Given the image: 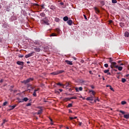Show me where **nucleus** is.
<instances>
[{
  "label": "nucleus",
  "mask_w": 129,
  "mask_h": 129,
  "mask_svg": "<svg viewBox=\"0 0 129 129\" xmlns=\"http://www.w3.org/2000/svg\"><path fill=\"white\" fill-rule=\"evenodd\" d=\"M104 67H105L106 68H107L108 67V64L107 63H105L104 65Z\"/></svg>",
  "instance_id": "obj_42"
},
{
  "label": "nucleus",
  "mask_w": 129,
  "mask_h": 129,
  "mask_svg": "<svg viewBox=\"0 0 129 129\" xmlns=\"http://www.w3.org/2000/svg\"><path fill=\"white\" fill-rule=\"evenodd\" d=\"M70 119H71V120H72L74 119V118L73 117H70Z\"/></svg>",
  "instance_id": "obj_51"
},
{
  "label": "nucleus",
  "mask_w": 129,
  "mask_h": 129,
  "mask_svg": "<svg viewBox=\"0 0 129 129\" xmlns=\"http://www.w3.org/2000/svg\"><path fill=\"white\" fill-rule=\"evenodd\" d=\"M60 5H61V6H63V5H64V3H63V2H61L60 3Z\"/></svg>",
  "instance_id": "obj_57"
},
{
  "label": "nucleus",
  "mask_w": 129,
  "mask_h": 129,
  "mask_svg": "<svg viewBox=\"0 0 129 129\" xmlns=\"http://www.w3.org/2000/svg\"><path fill=\"white\" fill-rule=\"evenodd\" d=\"M41 9H45V5L43 4V5H41Z\"/></svg>",
  "instance_id": "obj_46"
},
{
  "label": "nucleus",
  "mask_w": 129,
  "mask_h": 129,
  "mask_svg": "<svg viewBox=\"0 0 129 129\" xmlns=\"http://www.w3.org/2000/svg\"><path fill=\"white\" fill-rule=\"evenodd\" d=\"M94 10H95V11H96V12H97V13H100V11H99V10H98V9H97V8H96V7H95L94 8Z\"/></svg>",
  "instance_id": "obj_27"
},
{
  "label": "nucleus",
  "mask_w": 129,
  "mask_h": 129,
  "mask_svg": "<svg viewBox=\"0 0 129 129\" xmlns=\"http://www.w3.org/2000/svg\"><path fill=\"white\" fill-rule=\"evenodd\" d=\"M108 59L109 60V63H111H111L113 62L112 61H113V60L111 58V57H110Z\"/></svg>",
  "instance_id": "obj_32"
},
{
  "label": "nucleus",
  "mask_w": 129,
  "mask_h": 129,
  "mask_svg": "<svg viewBox=\"0 0 129 129\" xmlns=\"http://www.w3.org/2000/svg\"><path fill=\"white\" fill-rule=\"evenodd\" d=\"M7 121H8V120H7L6 119H3V122L2 124V125H3V124H5V122H7Z\"/></svg>",
  "instance_id": "obj_23"
},
{
  "label": "nucleus",
  "mask_w": 129,
  "mask_h": 129,
  "mask_svg": "<svg viewBox=\"0 0 129 129\" xmlns=\"http://www.w3.org/2000/svg\"><path fill=\"white\" fill-rule=\"evenodd\" d=\"M56 85H59V86H63V84H62L60 83H58L56 84Z\"/></svg>",
  "instance_id": "obj_47"
},
{
  "label": "nucleus",
  "mask_w": 129,
  "mask_h": 129,
  "mask_svg": "<svg viewBox=\"0 0 129 129\" xmlns=\"http://www.w3.org/2000/svg\"><path fill=\"white\" fill-rule=\"evenodd\" d=\"M59 90L60 91V92H62V91H63V90L61 89H59Z\"/></svg>",
  "instance_id": "obj_58"
},
{
  "label": "nucleus",
  "mask_w": 129,
  "mask_h": 129,
  "mask_svg": "<svg viewBox=\"0 0 129 129\" xmlns=\"http://www.w3.org/2000/svg\"><path fill=\"white\" fill-rule=\"evenodd\" d=\"M33 96L36 97V96H37V93H36V92H34L33 94Z\"/></svg>",
  "instance_id": "obj_37"
},
{
  "label": "nucleus",
  "mask_w": 129,
  "mask_h": 129,
  "mask_svg": "<svg viewBox=\"0 0 129 129\" xmlns=\"http://www.w3.org/2000/svg\"><path fill=\"white\" fill-rule=\"evenodd\" d=\"M67 24H68L69 26H72V24H73V21H72L71 20H69L68 21H67Z\"/></svg>",
  "instance_id": "obj_11"
},
{
  "label": "nucleus",
  "mask_w": 129,
  "mask_h": 129,
  "mask_svg": "<svg viewBox=\"0 0 129 129\" xmlns=\"http://www.w3.org/2000/svg\"><path fill=\"white\" fill-rule=\"evenodd\" d=\"M50 74L51 75H58V71H57L56 72H52Z\"/></svg>",
  "instance_id": "obj_18"
},
{
  "label": "nucleus",
  "mask_w": 129,
  "mask_h": 129,
  "mask_svg": "<svg viewBox=\"0 0 129 129\" xmlns=\"http://www.w3.org/2000/svg\"><path fill=\"white\" fill-rule=\"evenodd\" d=\"M76 118H77V117H76V116H75V117H74V119H76Z\"/></svg>",
  "instance_id": "obj_63"
},
{
  "label": "nucleus",
  "mask_w": 129,
  "mask_h": 129,
  "mask_svg": "<svg viewBox=\"0 0 129 129\" xmlns=\"http://www.w3.org/2000/svg\"><path fill=\"white\" fill-rule=\"evenodd\" d=\"M39 90V89L34 90V92H36V91H38Z\"/></svg>",
  "instance_id": "obj_56"
},
{
  "label": "nucleus",
  "mask_w": 129,
  "mask_h": 129,
  "mask_svg": "<svg viewBox=\"0 0 129 129\" xmlns=\"http://www.w3.org/2000/svg\"><path fill=\"white\" fill-rule=\"evenodd\" d=\"M8 104V102L5 101L4 103H3V105L4 106H6V105H7Z\"/></svg>",
  "instance_id": "obj_38"
},
{
  "label": "nucleus",
  "mask_w": 129,
  "mask_h": 129,
  "mask_svg": "<svg viewBox=\"0 0 129 129\" xmlns=\"http://www.w3.org/2000/svg\"><path fill=\"white\" fill-rule=\"evenodd\" d=\"M119 25L122 28V27H124V23H123V22H121L120 23Z\"/></svg>",
  "instance_id": "obj_28"
},
{
  "label": "nucleus",
  "mask_w": 129,
  "mask_h": 129,
  "mask_svg": "<svg viewBox=\"0 0 129 129\" xmlns=\"http://www.w3.org/2000/svg\"><path fill=\"white\" fill-rule=\"evenodd\" d=\"M90 87H91L92 89H94V88H95V87H94L93 85H90Z\"/></svg>",
  "instance_id": "obj_45"
},
{
  "label": "nucleus",
  "mask_w": 129,
  "mask_h": 129,
  "mask_svg": "<svg viewBox=\"0 0 129 129\" xmlns=\"http://www.w3.org/2000/svg\"><path fill=\"white\" fill-rule=\"evenodd\" d=\"M40 16L41 17H44L46 16V14H45L44 13H40Z\"/></svg>",
  "instance_id": "obj_24"
},
{
  "label": "nucleus",
  "mask_w": 129,
  "mask_h": 129,
  "mask_svg": "<svg viewBox=\"0 0 129 129\" xmlns=\"http://www.w3.org/2000/svg\"><path fill=\"white\" fill-rule=\"evenodd\" d=\"M118 67V66H116V62H113L111 63L110 68L111 69H113V68H117Z\"/></svg>",
  "instance_id": "obj_4"
},
{
  "label": "nucleus",
  "mask_w": 129,
  "mask_h": 129,
  "mask_svg": "<svg viewBox=\"0 0 129 129\" xmlns=\"http://www.w3.org/2000/svg\"><path fill=\"white\" fill-rule=\"evenodd\" d=\"M10 107H11L12 108L11 109V110L12 109H14V108H15V107H16V106H17V105H13V106H9Z\"/></svg>",
  "instance_id": "obj_30"
},
{
  "label": "nucleus",
  "mask_w": 129,
  "mask_h": 129,
  "mask_svg": "<svg viewBox=\"0 0 129 129\" xmlns=\"http://www.w3.org/2000/svg\"><path fill=\"white\" fill-rule=\"evenodd\" d=\"M50 10H52V11H55L56 7H55V6L52 5L50 6Z\"/></svg>",
  "instance_id": "obj_17"
},
{
  "label": "nucleus",
  "mask_w": 129,
  "mask_h": 129,
  "mask_svg": "<svg viewBox=\"0 0 129 129\" xmlns=\"http://www.w3.org/2000/svg\"><path fill=\"white\" fill-rule=\"evenodd\" d=\"M12 5H11V4L9 5V6H6V11H7V12H10V8H11L10 7H12Z\"/></svg>",
  "instance_id": "obj_13"
},
{
  "label": "nucleus",
  "mask_w": 129,
  "mask_h": 129,
  "mask_svg": "<svg viewBox=\"0 0 129 129\" xmlns=\"http://www.w3.org/2000/svg\"><path fill=\"white\" fill-rule=\"evenodd\" d=\"M29 100V99L27 97H25L23 98V100H22V101H20V102H24V101H28Z\"/></svg>",
  "instance_id": "obj_12"
},
{
  "label": "nucleus",
  "mask_w": 129,
  "mask_h": 129,
  "mask_svg": "<svg viewBox=\"0 0 129 129\" xmlns=\"http://www.w3.org/2000/svg\"><path fill=\"white\" fill-rule=\"evenodd\" d=\"M34 50H35V52H39L41 51V48H40L39 47H38L37 46H34Z\"/></svg>",
  "instance_id": "obj_5"
},
{
  "label": "nucleus",
  "mask_w": 129,
  "mask_h": 129,
  "mask_svg": "<svg viewBox=\"0 0 129 129\" xmlns=\"http://www.w3.org/2000/svg\"><path fill=\"white\" fill-rule=\"evenodd\" d=\"M63 20L64 22H67V21H68V20H69L68 17H67V16L64 17L63 18Z\"/></svg>",
  "instance_id": "obj_16"
},
{
  "label": "nucleus",
  "mask_w": 129,
  "mask_h": 129,
  "mask_svg": "<svg viewBox=\"0 0 129 129\" xmlns=\"http://www.w3.org/2000/svg\"><path fill=\"white\" fill-rule=\"evenodd\" d=\"M34 80V78H30L27 79L26 80H24L22 82V83H24V84H27V83H29V82H31V81H33Z\"/></svg>",
  "instance_id": "obj_3"
},
{
  "label": "nucleus",
  "mask_w": 129,
  "mask_h": 129,
  "mask_svg": "<svg viewBox=\"0 0 129 129\" xmlns=\"http://www.w3.org/2000/svg\"><path fill=\"white\" fill-rule=\"evenodd\" d=\"M100 3L102 7H103V6H104V5H105V3L104 2V1H101Z\"/></svg>",
  "instance_id": "obj_22"
},
{
  "label": "nucleus",
  "mask_w": 129,
  "mask_h": 129,
  "mask_svg": "<svg viewBox=\"0 0 129 129\" xmlns=\"http://www.w3.org/2000/svg\"><path fill=\"white\" fill-rule=\"evenodd\" d=\"M65 85H66V88L71 87V86H72L71 84H70L69 83H66Z\"/></svg>",
  "instance_id": "obj_15"
},
{
  "label": "nucleus",
  "mask_w": 129,
  "mask_h": 129,
  "mask_svg": "<svg viewBox=\"0 0 129 129\" xmlns=\"http://www.w3.org/2000/svg\"><path fill=\"white\" fill-rule=\"evenodd\" d=\"M19 58H23V57H24V55H22V54H20V55H19Z\"/></svg>",
  "instance_id": "obj_49"
},
{
  "label": "nucleus",
  "mask_w": 129,
  "mask_h": 129,
  "mask_svg": "<svg viewBox=\"0 0 129 129\" xmlns=\"http://www.w3.org/2000/svg\"><path fill=\"white\" fill-rule=\"evenodd\" d=\"M30 88H31V89H34V87H32V86L30 85Z\"/></svg>",
  "instance_id": "obj_60"
},
{
  "label": "nucleus",
  "mask_w": 129,
  "mask_h": 129,
  "mask_svg": "<svg viewBox=\"0 0 129 129\" xmlns=\"http://www.w3.org/2000/svg\"><path fill=\"white\" fill-rule=\"evenodd\" d=\"M121 82L122 83H124V82H126V80L124 78H122Z\"/></svg>",
  "instance_id": "obj_29"
},
{
  "label": "nucleus",
  "mask_w": 129,
  "mask_h": 129,
  "mask_svg": "<svg viewBox=\"0 0 129 129\" xmlns=\"http://www.w3.org/2000/svg\"><path fill=\"white\" fill-rule=\"evenodd\" d=\"M41 113H42V109H40L38 111L37 114H41Z\"/></svg>",
  "instance_id": "obj_35"
},
{
  "label": "nucleus",
  "mask_w": 129,
  "mask_h": 129,
  "mask_svg": "<svg viewBox=\"0 0 129 129\" xmlns=\"http://www.w3.org/2000/svg\"><path fill=\"white\" fill-rule=\"evenodd\" d=\"M64 72H65V71L63 70L57 71L58 74H61V73H64Z\"/></svg>",
  "instance_id": "obj_19"
},
{
  "label": "nucleus",
  "mask_w": 129,
  "mask_h": 129,
  "mask_svg": "<svg viewBox=\"0 0 129 129\" xmlns=\"http://www.w3.org/2000/svg\"><path fill=\"white\" fill-rule=\"evenodd\" d=\"M55 31L57 34H59L60 32H61V30L59 28H57L55 29Z\"/></svg>",
  "instance_id": "obj_20"
},
{
  "label": "nucleus",
  "mask_w": 129,
  "mask_h": 129,
  "mask_svg": "<svg viewBox=\"0 0 129 129\" xmlns=\"http://www.w3.org/2000/svg\"><path fill=\"white\" fill-rule=\"evenodd\" d=\"M109 89H110L111 90V91H113L114 92V90L113 89V88L111 86H110Z\"/></svg>",
  "instance_id": "obj_41"
},
{
  "label": "nucleus",
  "mask_w": 129,
  "mask_h": 129,
  "mask_svg": "<svg viewBox=\"0 0 129 129\" xmlns=\"http://www.w3.org/2000/svg\"><path fill=\"white\" fill-rule=\"evenodd\" d=\"M26 106H31V103H29L26 104Z\"/></svg>",
  "instance_id": "obj_50"
},
{
  "label": "nucleus",
  "mask_w": 129,
  "mask_h": 129,
  "mask_svg": "<svg viewBox=\"0 0 129 129\" xmlns=\"http://www.w3.org/2000/svg\"><path fill=\"white\" fill-rule=\"evenodd\" d=\"M116 3H117V1L116 0H112V4H116Z\"/></svg>",
  "instance_id": "obj_36"
},
{
  "label": "nucleus",
  "mask_w": 129,
  "mask_h": 129,
  "mask_svg": "<svg viewBox=\"0 0 129 129\" xmlns=\"http://www.w3.org/2000/svg\"><path fill=\"white\" fill-rule=\"evenodd\" d=\"M108 72H109V68L108 70H106L105 71H104V73H105V74L107 73V74L108 73Z\"/></svg>",
  "instance_id": "obj_25"
},
{
  "label": "nucleus",
  "mask_w": 129,
  "mask_h": 129,
  "mask_svg": "<svg viewBox=\"0 0 129 129\" xmlns=\"http://www.w3.org/2000/svg\"><path fill=\"white\" fill-rule=\"evenodd\" d=\"M68 107H72V103L69 104L68 105Z\"/></svg>",
  "instance_id": "obj_43"
},
{
  "label": "nucleus",
  "mask_w": 129,
  "mask_h": 129,
  "mask_svg": "<svg viewBox=\"0 0 129 129\" xmlns=\"http://www.w3.org/2000/svg\"><path fill=\"white\" fill-rule=\"evenodd\" d=\"M84 17L85 20H87V16H86V15H84Z\"/></svg>",
  "instance_id": "obj_54"
},
{
  "label": "nucleus",
  "mask_w": 129,
  "mask_h": 129,
  "mask_svg": "<svg viewBox=\"0 0 129 129\" xmlns=\"http://www.w3.org/2000/svg\"><path fill=\"white\" fill-rule=\"evenodd\" d=\"M116 74H117V75H119V74H120V72L117 73Z\"/></svg>",
  "instance_id": "obj_62"
},
{
  "label": "nucleus",
  "mask_w": 129,
  "mask_h": 129,
  "mask_svg": "<svg viewBox=\"0 0 129 129\" xmlns=\"http://www.w3.org/2000/svg\"><path fill=\"white\" fill-rule=\"evenodd\" d=\"M55 22H60V19L58 18H55Z\"/></svg>",
  "instance_id": "obj_34"
},
{
  "label": "nucleus",
  "mask_w": 129,
  "mask_h": 129,
  "mask_svg": "<svg viewBox=\"0 0 129 129\" xmlns=\"http://www.w3.org/2000/svg\"><path fill=\"white\" fill-rule=\"evenodd\" d=\"M107 75H111V73H109V72H108L107 74Z\"/></svg>",
  "instance_id": "obj_55"
},
{
  "label": "nucleus",
  "mask_w": 129,
  "mask_h": 129,
  "mask_svg": "<svg viewBox=\"0 0 129 129\" xmlns=\"http://www.w3.org/2000/svg\"><path fill=\"white\" fill-rule=\"evenodd\" d=\"M72 90H73L71 88L69 89V91H70V92H72Z\"/></svg>",
  "instance_id": "obj_53"
},
{
  "label": "nucleus",
  "mask_w": 129,
  "mask_h": 129,
  "mask_svg": "<svg viewBox=\"0 0 129 129\" xmlns=\"http://www.w3.org/2000/svg\"><path fill=\"white\" fill-rule=\"evenodd\" d=\"M93 98H94V97L93 96H91L90 97H88L86 99V100H88V101H93Z\"/></svg>",
  "instance_id": "obj_6"
},
{
  "label": "nucleus",
  "mask_w": 129,
  "mask_h": 129,
  "mask_svg": "<svg viewBox=\"0 0 129 129\" xmlns=\"http://www.w3.org/2000/svg\"><path fill=\"white\" fill-rule=\"evenodd\" d=\"M89 93H91V94H92V96L94 97L95 96V92L92 90H89Z\"/></svg>",
  "instance_id": "obj_7"
},
{
  "label": "nucleus",
  "mask_w": 129,
  "mask_h": 129,
  "mask_svg": "<svg viewBox=\"0 0 129 129\" xmlns=\"http://www.w3.org/2000/svg\"><path fill=\"white\" fill-rule=\"evenodd\" d=\"M42 24H44L45 25H49V20L47 19V17H45L43 20L41 21Z\"/></svg>",
  "instance_id": "obj_1"
},
{
  "label": "nucleus",
  "mask_w": 129,
  "mask_h": 129,
  "mask_svg": "<svg viewBox=\"0 0 129 129\" xmlns=\"http://www.w3.org/2000/svg\"><path fill=\"white\" fill-rule=\"evenodd\" d=\"M65 62L66 63H67L68 65H73V61L66 60Z\"/></svg>",
  "instance_id": "obj_10"
},
{
  "label": "nucleus",
  "mask_w": 129,
  "mask_h": 129,
  "mask_svg": "<svg viewBox=\"0 0 129 129\" xmlns=\"http://www.w3.org/2000/svg\"><path fill=\"white\" fill-rule=\"evenodd\" d=\"M109 22L110 24H111V23H112V20H110Z\"/></svg>",
  "instance_id": "obj_59"
},
{
  "label": "nucleus",
  "mask_w": 129,
  "mask_h": 129,
  "mask_svg": "<svg viewBox=\"0 0 129 129\" xmlns=\"http://www.w3.org/2000/svg\"><path fill=\"white\" fill-rule=\"evenodd\" d=\"M62 86L63 88H66V85L63 84V85H62V86Z\"/></svg>",
  "instance_id": "obj_52"
},
{
  "label": "nucleus",
  "mask_w": 129,
  "mask_h": 129,
  "mask_svg": "<svg viewBox=\"0 0 129 129\" xmlns=\"http://www.w3.org/2000/svg\"><path fill=\"white\" fill-rule=\"evenodd\" d=\"M71 99H77V97H71Z\"/></svg>",
  "instance_id": "obj_40"
},
{
  "label": "nucleus",
  "mask_w": 129,
  "mask_h": 129,
  "mask_svg": "<svg viewBox=\"0 0 129 129\" xmlns=\"http://www.w3.org/2000/svg\"><path fill=\"white\" fill-rule=\"evenodd\" d=\"M75 89H76V91L77 92H79V90L78 88L76 87Z\"/></svg>",
  "instance_id": "obj_48"
},
{
  "label": "nucleus",
  "mask_w": 129,
  "mask_h": 129,
  "mask_svg": "<svg viewBox=\"0 0 129 129\" xmlns=\"http://www.w3.org/2000/svg\"><path fill=\"white\" fill-rule=\"evenodd\" d=\"M121 104L122 105H124V104H126V102L125 101H121Z\"/></svg>",
  "instance_id": "obj_31"
},
{
  "label": "nucleus",
  "mask_w": 129,
  "mask_h": 129,
  "mask_svg": "<svg viewBox=\"0 0 129 129\" xmlns=\"http://www.w3.org/2000/svg\"><path fill=\"white\" fill-rule=\"evenodd\" d=\"M17 64L18 65H20L21 66H23L24 65V62L21 61H17Z\"/></svg>",
  "instance_id": "obj_9"
},
{
  "label": "nucleus",
  "mask_w": 129,
  "mask_h": 129,
  "mask_svg": "<svg viewBox=\"0 0 129 129\" xmlns=\"http://www.w3.org/2000/svg\"><path fill=\"white\" fill-rule=\"evenodd\" d=\"M128 36H129V33L127 31H126L124 33V36L126 37V38H128Z\"/></svg>",
  "instance_id": "obj_14"
},
{
  "label": "nucleus",
  "mask_w": 129,
  "mask_h": 129,
  "mask_svg": "<svg viewBox=\"0 0 129 129\" xmlns=\"http://www.w3.org/2000/svg\"><path fill=\"white\" fill-rule=\"evenodd\" d=\"M128 76H129V75H128V74H127V75H126V77H128Z\"/></svg>",
  "instance_id": "obj_64"
},
{
  "label": "nucleus",
  "mask_w": 129,
  "mask_h": 129,
  "mask_svg": "<svg viewBox=\"0 0 129 129\" xmlns=\"http://www.w3.org/2000/svg\"><path fill=\"white\" fill-rule=\"evenodd\" d=\"M50 36V37H56V36H57V34L52 33Z\"/></svg>",
  "instance_id": "obj_21"
},
{
  "label": "nucleus",
  "mask_w": 129,
  "mask_h": 129,
  "mask_svg": "<svg viewBox=\"0 0 129 129\" xmlns=\"http://www.w3.org/2000/svg\"><path fill=\"white\" fill-rule=\"evenodd\" d=\"M118 112H120L122 114H124L123 115L124 118H126V119L129 118V113L125 114V112H124V111H123L122 110H119Z\"/></svg>",
  "instance_id": "obj_2"
},
{
  "label": "nucleus",
  "mask_w": 129,
  "mask_h": 129,
  "mask_svg": "<svg viewBox=\"0 0 129 129\" xmlns=\"http://www.w3.org/2000/svg\"><path fill=\"white\" fill-rule=\"evenodd\" d=\"M31 56H34V52L25 55V58H29V57H31Z\"/></svg>",
  "instance_id": "obj_8"
},
{
  "label": "nucleus",
  "mask_w": 129,
  "mask_h": 129,
  "mask_svg": "<svg viewBox=\"0 0 129 129\" xmlns=\"http://www.w3.org/2000/svg\"><path fill=\"white\" fill-rule=\"evenodd\" d=\"M64 100L65 101H67V100H71V98H64Z\"/></svg>",
  "instance_id": "obj_33"
},
{
  "label": "nucleus",
  "mask_w": 129,
  "mask_h": 129,
  "mask_svg": "<svg viewBox=\"0 0 129 129\" xmlns=\"http://www.w3.org/2000/svg\"><path fill=\"white\" fill-rule=\"evenodd\" d=\"M33 6H35V7H39V6H40V5H39V4H37L36 3H34V4H33Z\"/></svg>",
  "instance_id": "obj_39"
},
{
  "label": "nucleus",
  "mask_w": 129,
  "mask_h": 129,
  "mask_svg": "<svg viewBox=\"0 0 129 129\" xmlns=\"http://www.w3.org/2000/svg\"><path fill=\"white\" fill-rule=\"evenodd\" d=\"M69 112L70 113H72V111H71V110H69Z\"/></svg>",
  "instance_id": "obj_61"
},
{
  "label": "nucleus",
  "mask_w": 129,
  "mask_h": 129,
  "mask_svg": "<svg viewBox=\"0 0 129 129\" xmlns=\"http://www.w3.org/2000/svg\"><path fill=\"white\" fill-rule=\"evenodd\" d=\"M83 89V88L82 87H80L79 88V90L80 91H82Z\"/></svg>",
  "instance_id": "obj_44"
},
{
  "label": "nucleus",
  "mask_w": 129,
  "mask_h": 129,
  "mask_svg": "<svg viewBox=\"0 0 129 129\" xmlns=\"http://www.w3.org/2000/svg\"><path fill=\"white\" fill-rule=\"evenodd\" d=\"M117 69H118V70H119V71H121V70H122V67H118L117 68Z\"/></svg>",
  "instance_id": "obj_26"
}]
</instances>
